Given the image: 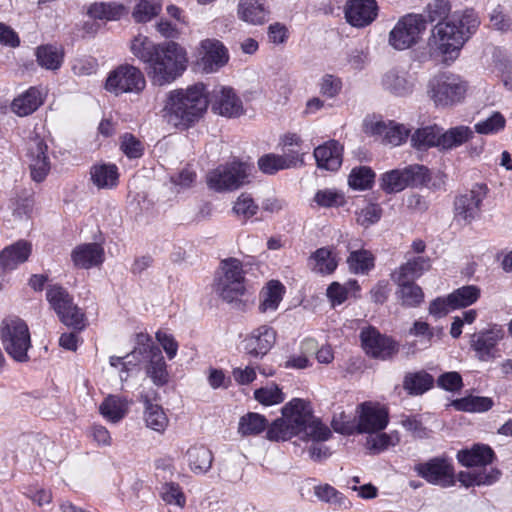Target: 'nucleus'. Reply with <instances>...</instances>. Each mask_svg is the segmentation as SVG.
Wrapping results in <instances>:
<instances>
[{"mask_svg": "<svg viewBox=\"0 0 512 512\" xmlns=\"http://www.w3.org/2000/svg\"><path fill=\"white\" fill-rule=\"evenodd\" d=\"M208 105L206 86L196 83L185 89L169 92L164 108L165 117L175 128L185 130L204 116Z\"/></svg>", "mask_w": 512, "mask_h": 512, "instance_id": "nucleus-1", "label": "nucleus"}, {"mask_svg": "<svg viewBox=\"0 0 512 512\" xmlns=\"http://www.w3.org/2000/svg\"><path fill=\"white\" fill-rule=\"evenodd\" d=\"M188 54L179 43H159L145 70L152 85L162 87L173 83L188 67Z\"/></svg>", "mask_w": 512, "mask_h": 512, "instance_id": "nucleus-2", "label": "nucleus"}, {"mask_svg": "<svg viewBox=\"0 0 512 512\" xmlns=\"http://www.w3.org/2000/svg\"><path fill=\"white\" fill-rule=\"evenodd\" d=\"M466 42V34L461 30L454 19L445 23H437L430 32L427 40L430 58L443 63L456 60L460 50Z\"/></svg>", "mask_w": 512, "mask_h": 512, "instance_id": "nucleus-3", "label": "nucleus"}, {"mask_svg": "<svg viewBox=\"0 0 512 512\" xmlns=\"http://www.w3.org/2000/svg\"><path fill=\"white\" fill-rule=\"evenodd\" d=\"M310 403L294 398L282 408V417L273 421L268 427L266 436L270 441H287L300 435L302 428L311 419Z\"/></svg>", "mask_w": 512, "mask_h": 512, "instance_id": "nucleus-4", "label": "nucleus"}, {"mask_svg": "<svg viewBox=\"0 0 512 512\" xmlns=\"http://www.w3.org/2000/svg\"><path fill=\"white\" fill-rule=\"evenodd\" d=\"M0 339L4 350L17 362L28 361L31 337L28 325L16 316L4 318L0 324Z\"/></svg>", "mask_w": 512, "mask_h": 512, "instance_id": "nucleus-5", "label": "nucleus"}, {"mask_svg": "<svg viewBox=\"0 0 512 512\" xmlns=\"http://www.w3.org/2000/svg\"><path fill=\"white\" fill-rule=\"evenodd\" d=\"M213 287L222 300L228 303L238 300L245 292L241 261L236 258L223 260Z\"/></svg>", "mask_w": 512, "mask_h": 512, "instance_id": "nucleus-6", "label": "nucleus"}, {"mask_svg": "<svg viewBox=\"0 0 512 512\" xmlns=\"http://www.w3.org/2000/svg\"><path fill=\"white\" fill-rule=\"evenodd\" d=\"M468 84L455 74H443L434 77L428 85V95L436 106L448 107L461 102Z\"/></svg>", "mask_w": 512, "mask_h": 512, "instance_id": "nucleus-7", "label": "nucleus"}, {"mask_svg": "<svg viewBox=\"0 0 512 512\" xmlns=\"http://www.w3.org/2000/svg\"><path fill=\"white\" fill-rule=\"evenodd\" d=\"M425 30L426 20L423 14H406L389 32L388 43L398 51L409 49L420 41Z\"/></svg>", "mask_w": 512, "mask_h": 512, "instance_id": "nucleus-8", "label": "nucleus"}, {"mask_svg": "<svg viewBox=\"0 0 512 512\" xmlns=\"http://www.w3.org/2000/svg\"><path fill=\"white\" fill-rule=\"evenodd\" d=\"M46 299L64 325L78 330L85 327L84 313L74 304L72 296L65 288L59 285L48 286Z\"/></svg>", "mask_w": 512, "mask_h": 512, "instance_id": "nucleus-9", "label": "nucleus"}, {"mask_svg": "<svg viewBox=\"0 0 512 512\" xmlns=\"http://www.w3.org/2000/svg\"><path fill=\"white\" fill-rule=\"evenodd\" d=\"M430 179L427 167L420 164H412L384 173L381 177V187L386 193H398L407 187L424 186Z\"/></svg>", "mask_w": 512, "mask_h": 512, "instance_id": "nucleus-10", "label": "nucleus"}, {"mask_svg": "<svg viewBox=\"0 0 512 512\" xmlns=\"http://www.w3.org/2000/svg\"><path fill=\"white\" fill-rule=\"evenodd\" d=\"M249 172V165L234 161L210 171L206 176V182L208 187L216 192L232 191L246 183Z\"/></svg>", "mask_w": 512, "mask_h": 512, "instance_id": "nucleus-11", "label": "nucleus"}, {"mask_svg": "<svg viewBox=\"0 0 512 512\" xmlns=\"http://www.w3.org/2000/svg\"><path fill=\"white\" fill-rule=\"evenodd\" d=\"M146 86L143 72L133 65L123 64L111 71L105 82V89L115 95L140 93Z\"/></svg>", "mask_w": 512, "mask_h": 512, "instance_id": "nucleus-12", "label": "nucleus"}, {"mask_svg": "<svg viewBox=\"0 0 512 512\" xmlns=\"http://www.w3.org/2000/svg\"><path fill=\"white\" fill-rule=\"evenodd\" d=\"M358 433L373 434L384 430L389 423L388 410L379 403L367 401L356 409Z\"/></svg>", "mask_w": 512, "mask_h": 512, "instance_id": "nucleus-13", "label": "nucleus"}, {"mask_svg": "<svg viewBox=\"0 0 512 512\" xmlns=\"http://www.w3.org/2000/svg\"><path fill=\"white\" fill-rule=\"evenodd\" d=\"M418 476L428 483L441 487H451L455 484L454 469L451 462L443 457H435L414 466Z\"/></svg>", "mask_w": 512, "mask_h": 512, "instance_id": "nucleus-14", "label": "nucleus"}, {"mask_svg": "<svg viewBox=\"0 0 512 512\" xmlns=\"http://www.w3.org/2000/svg\"><path fill=\"white\" fill-rule=\"evenodd\" d=\"M26 159L32 179L42 182L51 168L48 146L43 138L35 135L28 140Z\"/></svg>", "mask_w": 512, "mask_h": 512, "instance_id": "nucleus-15", "label": "nucleus"}, {"mask_svg": "<svg viewBox=\"0 0 512 512\" xmlns=\"http://www.w3.org/2000/svg\"><path fill=\"white\" fill-rule=\"evenodd\" d=\"M360 339L364 351L370 357L386 360L398 352L397 343L374 327L364 328L360 333Z\"/></svg>", "mask_w": 512, "mask_h": 512, "instance_id": "nucleus-16", "label": "nucleus"}, {"mask_svg": "<svg viewBox=\"0 0 512 512\" xmlns=\"http://www.w3.org/2000/svg\"><path fill=\"white\" fill-rule=\"evenodd\" d=\"M277 332L269 325H261L246 335L243 345L250 357L261 359L273 348L276 343Z\"/></svg>", "mask_w": 512, "mask_h": 512, "instance_id": "nucleus-17", "label": "nucleus"}, {"mask_svg": "<svg viewBox=\"0 0 512 512\" xmlns=\"http://www.w3.org/2000/svg\"><path fill=\"white\" fill-rule=\"evenodd\" d=\"M365 131L368 134L379 136L382 143L399 146L406 141L410 129L404 124L392 120H372L365 123Z\"/></svg>", "mask_w": 512, "mask_h": 512, "instance_id": "nucleus-18", "label": "nucleus"}, {"mask_svg": "<svg viewBox=\"0 0 512 512\" xmlns=\"http://www.w3.org/2000/svg\"><path fill=\"white\" fill-rule=\"evenodd\" d=\"M199 65L205 73H214L229 61V53L224 44L217 39H204L200 42Z\"/></svg>", "mask_w": 512, "mask_h": 512, "instance_id": "nucleus-19", "label": "nucleus"}, {"mask_svg": "<svg viewBox=\"0 0 512 512\" xmlns=\"http://www.w3.org/2000/svg\"><path fill=\"white\" fill-rule=\"evenodd\" d=\"M211 110L223 117L232 118L243 114V104L232 88L220 87L211 95Z\"/></svg>", "mask_w": 512, "mask_h": 512, "instance_id": "nucleus-20", "label": "nucleus"}, {"mask_svg": "<svg viewBox=\"0 0 512 512\" xmlns=\"http://www.w3.org/2000/svg\"><path fill=\"white\" fill-rule=\"evenodd\" d=\"M502 327L494 325L486 331L473 335L471 347L480 361H490L497 357L496 345L504 338Z\"/></svg>", "mask_w": 512, "mask_h": 512, "instance_id": "nucleus-21", "label": "nucleus"}, {"mask_svg": "<svg viewBox=\"0 0 512 512\" xmlns=\"http://www.w3.org/2000/svg\"><path fill=\"white\" fill-rule=\"evenodd\" d=\"M378 6L375 0H348L345 17L354 27H365L377 16Z\"/></svg>", "mask_w": 512, "mask_h": 512, "instance_id": "nucleus-22", "label": "nucleus"}, {"mask_svg": "<svg viewBox=\"0 0 512 512\" xmlns=\"http://www.w3.org/2000/svg\"><path fill=\"white\" fill-rule=\"evenodd\" d=\"M340 239L342 242L346 243V249L348 251L352 250L347 259L350 271L356 274H364L374 267L373 255L367 250L358 249L361 245L360 239H352L348 234L341 235Z\"/></svg>", "mask_w": 512, "mask_h": 512, "instance_id": "nucleus-23", "label": "nucleus"}, {"mask_svg": "<svg viewBox=\"0 0 512 512\" xmlns=\"http://www.w3.org/2000/svg\"><path fill=\"white\" fill-rule=\"evenodd\" d=\"M415 79L404 69L394 68L387 71L382 77V86L395 96H407L412 93Z\"/></svg>", "mask_w": 512, "mask_h": 512, "instance_id": "nucleus-24", "label": "nucleus"}, {"mask_svg": "<svg viewBox=\"0 0 512 512\" xmlns=\"http://www.w3.org/2000/svg\"><path fill=\"white\" fill-rule=\"evenodd\" d=\"M71 259L77 268L90 269L104 261V249L98 243L77 245L71 252Z\"/></svg>", "mask_w": 512, "mask_h": 512, "instance_id": "nucleus-25", "label": "nucleus"}, {"mask_svg": "<svg viewBox=\"0 0 512 512\" xmlns=\"http://www.w3.org/2000/svg\"><path fill=\"white\" fill-rule=\"evenodd\" d=\"M302 153L298 151H289L283 155L267 154L258 161L260 170L266 174H274L279 170L289 169L302 164Z\"/></svg>", "mask_w": 512, "mask_h": 512, "instance_id": "nucleus-26", "label": "nucleus"}, {"mask_svg": "<svg viewBox=\"0 0 512 512\" xmlns=\"http://www.w3.org/2000/svg\"><path fill=\"white\" fill-rule=\"evenodd\" d=\"M238 18L251 25H262L268 20L269 9L265 0H239Z\"/></svg>", "mask_w": 512, "mask_h": 512, "instance_id": "nucleus-27", "label": "nucleus"}, {"mask_svg": "<svg viewBox=\"0 0 512 512\" xmlns=\"http://www.w3.org/2000/svg\"><path fill=\"white\" fill-rule=\"evenodd\" d=\"M149 353L150 361L147 367V375L157 386H162L168 382V372L166 362L159 348L147 344L139 348L138 354Z\"/></svg>", "mask_w": 512, "mask_h": 512, "instance_id": "nucleus-28", "label": "nucleus"}, {"mask_svg": "<svg viewBox=\"0 0 512 512\" xmlns=\"http://www.w3.org/2000/svg\"><path fill=\"white\" fill-rule=\"evenodd\" d=\"M31 251V244L24 240L4 248L0 253V268L3 271L15 269L29 258Z\"/></svg>", "mask_w": 512, "mask_h": 512, "instance_id": "nucleus-29", "label": "nucleus"}, {"mask_svg": "<svg viewBox=\"0 0 512 512\" xmlns=\"http://www.w3.org/2000/svg\"><path fill=\"white\" fill-rule=\"evenodd\" d=\"M314 157L319 168L335 171L342 163V147L335 140H330L314 150Z\"/></svg>", "mask_w": 512, "mask_h": 512, "instance_id": "nucleus-30", "label": "nucleus"}, {"mask_svg": "<svg viewBox=\"0 0 512 512\" xmlns=\"http://www.w3.org/2000/svg\"><path fill=\"white\" fill-rule=\"evenodd\" d=\"M481 202L482 197L474 190L460 195L454 203L456 217L466 223H470L478 216Z\"/></svg>", "mask_w": 512, "mask_h": 512, "instance_id": "nucleus-31", "label": "nucleus"}, {"mask_svg": "<svg viewBox=\"0 0 512 512\" xmlns=\"http://www.w3.org/2000/svg\"><path fill=\"white\" fill-rule=\"evenodd\" d=\"M140 401L144 404L143 417L145 424L151 430L163 433L169 424V419L163 408L153 403L148 395H141Z\"/></svg>", "mask_w": 512, "mask_h": 512, "instance_id": "nucleus-32", "label": "nucleus"}, {"mask_svg": "<svg viewBox=\"0 0 512 512\" xmlns=\"http://www.w3.org/2000/svg\"><path fill=\"white\" fill-rule=\"evenodd\" d=\"M130 401L123 396L108 395L99 405V413L111 423L120 422L128 413Z\"/></svg>", "mask_w": 512, "mask_h": 512, "instance_id": "nucleus-33", "label": "nucleus"}, {"mask_svg": "<svg viewBox=\"0 0 512 512\" xmlns=\"http://www.w3.org/2000/svg\"><path fill=\"white\" fill-rule=\"evenodd\" d=\"M285 293L284 285L277 280H270L260 292L259 311L261 313L275 312Z\"/></svg>", "mask_w": 512, "mask_h": 512, "instance_id": "nucleus-34", "label": "nucleus"}, {"mask_svg": "<svg viewBox=\"0 0 512 512\" xmlns=\"http://www.w3.org/2000/svg\"><path fill=\"white\" fill-rule=\"evenodd\" d=\"M190 470L194 474L207 473L213 462L212 452L204 445H193L185 453Z\"/></svg>", "mask_w": 512, "mask_h": 512, "instance_id": "nucleus-35", "label": "nucleus"}, {"mask_svg": "<svg viewBox=\"0 0 512 512\" xmlns=\"http://www.w3.org/2000/svg\"><path fill=\"white\" fill-rule=\"evenodd\" d=\"M127 12L126 6L118 2H95L87 8L89 17L105 21H117Z\"/></svg>", "mask_w": 512, "mask_h": 512, "instance_id": "nucleus-36", "label": "nucleus"}, {"mask_svg": "<svg viewBox=\"0 0 512 512\" xmlns=\"http://www.w3.org/2000/svg\"><path fill=\"white\" fill-rule=\"evenodd\" d=\"M431 259L429 257L417 256L409 258L393 274L394 281L404 279L413 280L419 278L424 272L430 270Z\"/></svg>", "mask_w": 512, "mask_h": 512, "instance_id": "nucleus-37", "label": "nucleus"}, {"mask_svg": "<svg viewBox=\"0 0 512 512\" xmlns=\"http://www.w3.org/2000/svg\"><path fill=\"white\" fill-rule=\"evenodd\" d=\"M90 178L98 189H112L118 183V168L115 164H95L90 169Z\"/></svg>", "mask_w": 512, "mask_h": 512, "instance_id": "nucleus-38", "label": "nucleus"}, {"mask_svg": "<svg viewBox=\"0 0 512 512\" xmlns=\"http://www.w3.org/2000/svg\"><path fill=\"white\" fill-rule=\"evenodd\" d=\"M493 450L486 445H474L469 450H461L457 454L458 461L467 467L485 466L492 462Z\"/></svg>", "mask_w": 512, "mask_h": 512, "instance_id": "nucleus-39", "label": "nucleus"}, {"mask_svg": "<svg viewBox=\"0 0 512 512\" xmlns=\"http://www.w3.org/2000/svg\"><path fill=\"white\" fill-rule=\"evenodd\" d=\"M473 136V131L468 126H456L443 131L440 127V150H451L466 143Z\"/></svg>", "mask_w": 512, "mask_h": 512, "instance_id": "nucleus-40", "label": "nucleus"}, {"mask_svg": "<svg viewBox=\"0 0 512 512\" xmlns=\"http://www.w3.org/2000/svg\"><path fill=\"white\" fill-rule=\"evenodd\" d=\"M338 260L332 250L326 247L317 249L308 259L312 271L320 274H331L337 267Z\"/></svg>", "mask_w": 512, "mask_h": 512, "instance_id": "nucleus-41", "label": "nucleus"}, {"mask_svg": "<svg viewBox=\"0 0 512 512\" xmlns=\"http://www.w3.org/2000/svg\"><path fill=\"white\" fill-rule=\"evenodd\" d=\"M42 102L40 91L36 88H30L13 100L11 109L15 114L23 117L33 113Z\"/></svg>", "mask_w": 512, "mask_h": 512, "instance_id": "nucleus-42", "label": "nucleus"}, {"mask_svg": "<svg viewBox=\"0 0 512 512\" xmlns=\"http://www.w3.org/2000/svg\"><path fill=\"white\" fill-rule=\"evenodd\" d=\"M440 126L434 124L418 128L411 135V145L417 150H427L432 147L439 149Z\"/></svg>", "mask_w": 512, "mask_h": 512, "instance_id": "nucleus-43", "label": "nucleus"}, {"mask_svg": "<svg viewBox=\"0 0 512 512\" xmlns=\"http://www.w3.org/2000/svg\"><path fill=\"white\" fill-rule=\"evenodd\" d=\"M399 289L397 291L401 304L407 307H416L423 302L424 293L420 286L411 280L404 279L402 281H395Z\"/></svg>", "mask_w": 512, "mask_h": 512, "instance_id": "nucleus-44", "label": "nucleus"}, {"mask_svg": "<svg viewBox=\"0 0 512 512\" xmlns=\"http://www.w3.org/2000/svg\"><path fill=\"white\" fill-rule=\"evenodd\" d=\"M433 377L424 372L419 371L410 373L405 376L403 386L409 394L420 395L429 390L433 385Z\"/></svg>", "mask_w": 512, "mask_h": 512, "instance_id": "nucleus-45", "label": "nucleus"}, {"mask_svg": "<svg viewBox=\"0 0 512 512\" xmlns=\"http://www.w3.org/2000/svg\"><path fill=\"white\" fill-rule=\"evenodd\" d=\"M366 439V448L373 454L385 451L389 447L396 446L400 442V436L397 431L389 433H374Z\"/></svg>", "mask_w": 512, "mask_h": 512, "instance_id": "nucleus-46", "label": "nucleus"}, {"mask_svg": "<svg viewBox=\"0 0 512 512\" xmlns=\"http://www.w3.org/2000/svg\"><path fill=\"white\" fill-rule=\"evenodd\" d=\"M298 436L305 441L321 442L330 438L331 431L312 415L311 419L305 424L301 430V434Z\"/></svg>", "mask_w": 512, "mask_h": 512, "instance_id": "nucleus-47", "label": "nucleus"}, {"mask_svg": "<svg viewBox=\"0 0 512 512\" xmlns=\"http://www.w3.org/2000/svg\"><path fill=\"white\" fill-rule=\"evenodd\" d=\"M452 309L463 308L472 305L480 297V289L474 285L460 287L448 295Z\"/></svg>", "mask_w": 512, "mask_h": 512, "instance_id": "nucleus-48", "label": "nucleus"}, {"mask_svg": "<svg viewBox=\"0 0 512 512\" xmlns=\"http://www.w3.org/2000/svg\"><path fill=\"white\" fill-rule=\"evenodd\" d=\"M408 334L411 337L417 338L421 343L426 346H430L432 344L433 339L436 337L440 339L443 335L442 328H434L431 327L425 321L416 320L413 325L409 328Z\"/></svg>", "mask_w": 512, "mask_h": 512, "instance_id": "nucleus-49", "label": "nucleus"}, {"mask_svg": "<svg viewBox=\"0 0 512 512\" xmlns=\"http://www.w3.org/2000/svg\"><path fill=\"white\" fill-rule=\"evenodd\" d=\"M162 10V4L155 0H139L132 11L136 23H147L157 17Z\"/></svg>", "mask_w": 512, "mask_h": 512, "instance_id": "nucleus-50", "label": "nucleus"}, {"mask_svg": "<svg viewBox=\"0 0 512 512\" xmlns=\"http://www.w3.org/2000/svg\"><path fill=\"white\" fill-rule=\"evenodd\" d=\"M157 45L158 44L153 43L147 36L138 34L131 40L130 51L135 57L147 65L153 57Z\"/></svg>", "mask_w": 512, "mask_h": 512, "instance_id": "nucleus-51", "label": "nucleus"}, {"mask_svg": "<svg viewBox=\"0 0 512 512\" xmlns=\"http://www.w3.org/2000/svg\"><path fill=\"white\" fill-rule=\"evenodd\" d=\"M357 291H359V285L356 280H349L343 285L333 282L327 288V296L333 305H340L348 298V295L355 296Z\"/></svg>", "mask_w": 512, "mask_h": 512, "instance_id": "nucleus-52", "label": "nucleus"}, {"mask_svg": "<svg viewBox=\"0 0 512 512\" xmlns=\"http://www.w3.org/2000/svg\"><path fill=\"white\" fill-rule=\"evenodd\" d=\"M453 406L459 411L485 412L492 408L493 400L489 397L468 396L455 400Z\"/></svg>", "mask_w": 512, "mask_h": 512, "instance_id": "nucleus-53", "label": "nucleus"}, {"mask_svg": "<svg viewBox=\"0 0 512 512\" xmlns=\"http://www.w3.org/2000/svg\"><path fill=\"white\" fill-rule=\"evenodd\" d=\"M267 427V420L258 413H248L240 418L238 432L243 436L259 434Z\"/></svg>", "mask_w": 512, "mask_h": 512, "instance_id": "nucleus-54", "label": "nucleus"}, {"mask_svg": "<svg viewBox=\"0 0 512 512\" xmlns=\"http://www.w3.org/2000/svg\"><path fill=\"white\" fill-rule=\"evenodd\" d=\"M451 12V5L448 0H433L426 9L424 18L427 22L445 23Z\"/></svg>", "mask_w": 512, "mask_h": 512, "instance_id": "nucleus-55", "label": "nucleus"}, {"mask_svg": "<svg viewBox=\"0 0 512 512\" xmlns=\"http://www.w3.org/2000/svg\"><path fill=\"white\" fill-rule=\"evenodd\" d=\"M258 209L259 207L251 195L242 193L234 202L232 211L238 218L248 220L257 214Z\"/></svg>", "mask_w": 512, "mask_h": 512, "instance_id": "nucleus-56", "label": "nucleus"}, {"mask_svg": "<svg viewBox=\"0 0 512 512\" xmlns=\"http://www.w3.org/2000/svg\"><path fill=\"white\" fill-rule=\"evenodd\" d=\"M37 61L46 69H58L62 63V55L53 46H42L37 50Z\"/></svg>", "mask_w": 512, "mask_h": 512, "instance_id": "nucleus-57", "label": "nucleus"}, {"mask_svg": "<svg viewBox=\"0 0 512 512\" xmlns=\"http://www.w3.org/2000/svg\"><path fill=\"white\" fill-rule=\"evenodd\" d=\"M374 176V172L368 167L355 168L349 175L348 183L353 189L365 190L371 186Z\"/></svg>", "mask_w": 512, "mask_h": 512, "instance_id": "nucleus-58", "label": "nucleus"}, {"mask_svg": "<svg viewBox=\"0 0 512 512\" xmlns=\"http://www.w3.org/2000/svg\"><path fill=\"white\" fill-rule=\"evenodd\" d=\"M254 397L258 402L266 406L279 404L284 400V394L275 384L255 390Z\"/></svg>", "mask_w": 512, "mask_h": 512, "instance_id": "nucleus-59", "label": "nucleus"}, {"mask_svg": "<svg viewBox=\"0 0 512 512\" xmlns=\"http://www.w3.org/2000/svg\"><path fill=\"white\" fill-rule=\"evenodd\" d=\"M506 120L500 112H494L490 117L478 122L475 131L479 134H493L504 129Z\"/></svg>", "mask_w": 512, "mask_h": 512, "instance_id": "nucleus-60", "label": "nucleus"}, {"mask_svg": "<svg viewBox=\"0 0 512 512\" xmlns=\"http://www.w3.org/2000/svg\"><path fill=\"white\" fill-rule=\"evenodd\" d=\"M382 215V209L379 205L368 204L365 207L356 211V222L364 227L368 228L371 225L377 223Z\"/></svg>", "mask_w": 512, "mask_h": 512, "instance_id": "nucleus-61", "label": "nucleus"}, {"mask_svg": "<svg viewBox=\"0 0 512 512\" xmlns=\"http://www.w3.org/2000/svg\"><path fill=\"white\" fill-rule=\"evenodd\" d=\"M343 87L342 80L334 75H324L319 83V92L322 96L333 99L337 97Z\"/></svg>", "mask_w": 512, "mask_h": 512, "instance_id": "nucleus-62", "label": "nucleus"}, {"mask_svg": "<svg viewBox=\"0 0 512 512\" xmlns=\"http://www.w3.org/2000/svg\"><path fill=\"white\" fill-rule=\"evenodd\" d=\"M34 206L31 197H18L11 201L12 215L15 220L23 221L30 218Z\"/></svg>", "mask_w": 512, "mask_h": 512, "instance_id": "nucleus-63", "label": "nucleus"}, {"mask_svg": "<svg viewBox=\"0 0 512 512\" xmlns=\"http://www.w3.org/2000/svg\"><path fill=\"white\" fill-rule=\"evenodd\" d=\"M498 472L495 475L476 472H461L458 480L466 487L473 485L491 484L497 479Z\"/></svg>", "mask_w": 512, "mask_h": 512, "instance_id": "nucleus-64", "label": "nucleus"}]
</instances>
